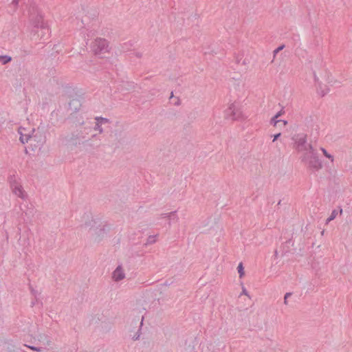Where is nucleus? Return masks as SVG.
<instances>
[{
  "instance_id": "1",
  "label": "nucleus",
  "mask_w": 352,
  "mask_h": 352,
  "mask_svg": "<svg viewBox=\"0 0 352 352\" xmlns=\"http://www.w3.org/2000/svg\"><path fill=\"white\" fill-rule=\"evenodd\" d=\"M88 131H90V129L80 127L72 131L65 138V144L69 147H76L81 144H89V140L86 139L87 135L89 134Z\"/></svg>"
},
{
  "instance_id": "2",
  "label": "nucleus",
  "mask_w": 352,
  "mask_h": 352,
  "mask_svg": "<svg viewBox=\"0 0 352 352\" xmlns=\"http://www.w3.org/2000/svg\"><path fill=\"white\" fill-rule=\"evenodd\" d=\"M86 227H90V230L92 231L91 234L95 236V240L100 241L109 231V228L106 224L100 220H94L86 222L85 223Z\"/></svg>"
},
{
  "instance_id": "3",
  "label": "nucleus",
  "mask_w": 352,
  "mask_h": 352,
  "mask_svg": "<svg viewBox=\"0 0 352 352\" xmlns=\"http://www.w3.org/2000/svg\"><path fill=\"white\" fill-rule=\"evenodd\" d=\"M309 151L305 153L302 161L308 164L309 167L318 170L322 168V163L311 144H309Z\"/></svg>"
},
{
  "instance_id": "4",
  "label": "nucleus",
  "mask_w": 352,
  "mask_h": 352,
  "mask_svg": "<svg viewBox=\"0 0 352 352\" xmlns=\"http://www.w3.org/2000/svg\"><path fill=\"white\" fill-rule=\"evenodd\" d=\"M91 48L94 54L99 56L100 58H104V55L109 52V43L104 38H97L91 43Z\"/></svg>"
},
{
  "instance_id": "5",
  "label": "nucleus",
  "mask_w": 352,
  "mask_h": 352,
  "mask_svg": "<svg viewBox=\"0 0 352 352\" xmlns=\"http://www.w3.org/2000/svg\"><path fill=\"white\" fill-rule=\"evenodd\" d=\"M49 34V28L42 21L40 23L39 19H38V22L34 25L31 32L32 39L36 41L37 39L45 40V36H48Z\"/></svg>"
},
{
  "instance_id": "6",
  "label": "nucleus",
  "mask_w": 352,
  "mask_h": 352,
  "mask_svg": "<svg viewBox=\"0 0 352 352\" xmlns=\"http://www.w3.org/2000/svg\"><path fill=\"white\" fill-rule=\"evenodd\" d=\"M292 140L294 141L296 148L298 151H305V153L309 151V144L307 143V135L297 134L292 138Z\"/></svg>"
},
{
  "instance_id": "7",
  "label": "nucleus",
  "mask_w": 352,
  "mask_h": 352,
  "mask_svg": "<svg viewBox=\"0 0 352 352\" xmlns=\"http://www.w3.org/2000/svg\"><path fill=\"white\" fill-rule=\"evenodd\" d=\"M30 146L32 147V150L36 148H41L46 142L45 135L41 132H37L33 135H30Z\"/></svg>"
},
{
  "instance_id": "8",
  "label": "nucleus",
  "mask_w": 352,
  "mask_h": 352,
  "mask_svg": "<svg viewBox=\"0 0 352 352\" xmlns=\"http://www.w3.org/2000/svg\"><path fill=\"white\" fill-rule=\"evenodd\" d=\"M226 118H230L232 120H239L243 119V114L240 109L236 108L234 104H232L226 110Z\"/></svg>"
},
{
  "instance_id": "9",
  "label": "nucleus",
  "mask_w": 352,
  "mask_h": 352,
  "mask_svg": "<svg viewBox=\"0 0 352 352\" xmlns=\"http://www.w3.org/2000/svg\"><path fill=\"white\" fill-rule=\"evenodd\" d=\"M81 107L80 100L76 98L70 100L68 104V111H70V116L76 113Z\"/></svg>"
},
{
  "instance_id": "10",
  "label": "nucleus",
  "mask_w": 352,
  "mask_h": 352,
  "mask_svg": "<svg viewBox=\"0 0 352 352\" xmlns=\"http://www.w3.org/2000/svg\"><path fill=\"white\" fill-rule=\"evenodd\" d=\"M125 277V274L121 265H118L113 272V278L115 281H120Z\"/></svg>"
},
{
  "instance_id": "11",
  "label": "nucleus",
  "mask_w": 352,
  "mask_h": 352,
  "mask_svg": "<svg viewBox=\"0 0 352 352\" xmlns=\"http://www.w3.org/2000/svg\"><path fill=\"white\" fill-rule=\"evenodd\" d=\"M10 186L12 189V192L18 197L23 199L24 194L22 186L18 184L15 181L14 182H10Z\"/></svg>"
},
{
  "instance_id": "12",
  "label": "nucleus",
  "mask_w": 352,
  "mask_h": 352,
  "mask_svg": "<svg viewBox=\"0 0 352 352\" xmlns=\"http://www.w3.org/2000/svg\"><path fill=\"white\" fill-rule=\"evenodd\" d=\"M23 131H25L24 128L19 127L18 132L20 134L19 140L22 144H25L30 140V134H24Z\"/></svg>"
},
{
  "instance_id": "13",
  "label": "nucleus",
  "mask_w": 352,
  "mask_h": 352,
  "mask_svg": "<svg viewBox=\"0 0 352 352\" xmlns=\"http://www.w3.org/2000/svg\"><path fill=\"white\" fill-rule=\"evenodd\" d=\"M143 319H144V317L142 318L141 321L139 322V329H138V331L133 336L131 335V336H132V339L133 340H138L141 335V329H142V326L143 324Z\"/></svg>"
},
{
  "instance_id": "14",
  "label": "nucleus",
  "mask_w": 352,
  "mask_h": 352,
  "mask_svg": "<svg viewBox=\"0 0 352 352\" xmlns=\"http://www.w3.org/2000/svg\"><path fill=\"white\" fill-rule=\"evenodd\" d=\"M12 60V57L10 56H0V61L3 65H6Z\"/></svg>"
},
{
  "instance_id": "15",
  "label": "nucleus",
  "mask_w": 352,
  "mask_h": 352,
  "mask_svg": "<svg viewBox=\"0 0 352 352\" xmlns=\"http://www.w3.org/2000/svg\"><path fill=\"white\" fill-rule=\"evenodd\" d=\"M96 120L102 125L110 123V120L109 119L102 117H96Z\"/></svg>"
},
{
  "instance_id": "16",
  "label": "nucleus",
  "mask_w": 352,
  "mask_h": 352,
  "mask_svg": "<svg viewBox=\"0 0 352 352\" xmlns=\"http://www.w3.org/2000/svg\"><path fill=\"white\" fill-rule=\"evenodd\" d=\"M237 271H238V273L239 274V277L240 278H242L244 274H245V272H244V267H243V263H240L237 267Z\"/></svg>"
},
{
  "instance_id": "17",
  "label": "nucleus",
  "mask_w": 352,
  "mask_h": 352,
  "mask_svg": "<svg viewBox=\"0 0 352 352\" xmlns=\"http://www.w3.org/2000/svg\"><path fill=\"white\" fill-rule=\"evenodd\" d=\"M338 210H333L332 212H331V215L327 218V223H328L329 222L331 221L332 220H333L336 216L338 215Z\"/></svg>"
},
{
  "instance_id": "18",
  "label": "nucleus",
  "mask_w": 352,
  "mask_h": 352,
  "mask_svg": "<svg viewBox=\"0 0 352 352\" xmlns=\"http://www.w3.org/2000/svg\"><path fill=\"white\" fill-rule=\"evenodd\" d=\"M155 237L156 236L154 235L149 236L146 240V245H151L154 243L155 242Z\"/></svg>"
},
{
  "instance_id": "19",
  "label": "nucleus",
  "mask_w": 352,
  "mask_h": 352,
  "mask_svg": "<svg viewBox=\"0 0 352 352\" xmlns=\"http://www.w3.org/2000/svg\"><path fill=\"white\" fill-rule=\"evenodd\" d=\"M94 130L98 131L99 133H102L104 131V130H103V129L102 127V124H99V122L98 121L96 122V124H95V126H94Z\"/></svg>"
},
{
  "instance_id": "20",
  "label": "nucleus",
  "mask_w": 352,
  "mask_h": 352,
  "mask_svg": "<svg viewBox=\"0 0 352 352\" xmlns=\"http://www.w3.org/2000/svg\"><path fill=\"white\" fill-rule=\"evenodd\" d=\"M321 151H322V153H323L324 155L326 157H327V158L330 159V160H331V162H333V155H331V154H329V153L327 151V150H326V149H324V148H321Z\"/></svg>"
},
{
  "instance_id": "21",
  "label": "nucleus",
  "mask_w": 352,
  "mask_h": 352,
  "mask_svg": "<svg viewBox=\"0 0 352 352\" xmlns=\"http://www.w3.org/2000/svg\"><path fill=\"white\" fill-rule=\"evenodd\" d=\"M285 47V45H281L279 47H278L276 50H274V57L276 56V54H278L280 51L283 50Z\"/></svg>"
},
{
  "instance_id": "22",
  "label": "nucleus",
  "mask_w": 352,
  "mask_h": 352,
  "mask_svg": "<svg viewBox=\"0 0 352 352\" xmlns=\"http://www.w3.org/2000/svg\"><path fill=\"white\" fill-rule=\"evenodd\" d=\"M281 120H277V118L274 116V117L272 118V119L270 120V124H273L274 126H276L279 122H280Z\"/></svg>"
},
{
  "instance_id": "23",
  "label": "nucleus",
  "mask_w": 352,
  "mask_h": 352,
  "mask_svg": "<svg viewBox=\"0 0 352 352\" xmlns=\"http://www.w3.org/2000/svg\"><path fill=\"white\" fill-rule=\"evenodd\" d=\"M292 295V292H287L285 294L284 296V304L287 305H288V298Z\"/></svg>"
},
{
  "instance_id": "24",
  "label": "nucleus",
  "mask_w": 352,
  "mask_h": 352,
  "mask_svg": "<svg viewBox=\"0 0 352 352\" xmlns=\"http://www.w3.org/2000/svg\"><path fill=\"white\" fill-rule=\"evenodd\" d=\"M26 347L30 349L32 351H41V347H36V346H29V345H25Z\"/></svg>"
},
{
  "instance_id": "25",
  "label": "nucleus",
  "mask_w": 352,
  "mask_h": 352,
  "mask_svg": "<svg viewBox=\"0 0 352 352\" xmlns=\"http://www.w3.org/2000/svg\"><path fill=\"white\" fill-rule=\"evenodd\" d=\"M284 113H285L284 107H282L281 110H280V111H278V112L275 115V116L278 118H279L280 116H281Z\"/></svg>"
},
{
  "instance_id": "26",
  "label": "nucleus",
  "mask_w": 352,
  "mask_h": 352,
  "mask_svg": "<svg viewBox=\"0 0 352 352\" xmlns=\"http://www.w3.org/2000/svg\"><path fill=\"white\" fill-rule=\"evenodd\" d=\"M280 135H281L280 133H278L274 135H273V138H273V142L277 140L280 138Z\"/></svg>"
},
{
  "instance_id": "27",
  "label": "nucleus",
  "mask_w": 352,
  "mask_h": 352,
  "mask_svg": "<svg viewBox=\"0 0 352 352\" xmlns=\"http://www.w3.org/2000/svg\"><path fill=\"white\" fill-rule=\"evenodd\" d=\"M175 212H175V211H174V212H171L168 213V217L169 219H171V218H173V217H175Z\"/></svg>"
},
{
  "instance_id": "28",
  "label": "nucleus",
  "mask_w": 352,
  "mask_h": 352,
  "mask_svg": "<svg viewBox=\"0 0 352 352\" xmlns=\"http://www.w3.org/2000/svg\"><path fill=\"white\" fill-rule=\"evenodd\" d=\"M242 294H244V295H246L248 296V292L247 290L245 289V288L244 287H243V291H242Z\"/></svg>"
},
{
  "instance_id": "29",
  "label": "nucleus",
  "mask_w": 352,
  "mask_h": 352,
  "mask_svg": "<svg viewBox=\"0 0 352 352\" xmlns=\"http://www.w3.org/2000/svg\"><path fill=\"white\" fill-rule=\"evenodd\" d=\"M31 292L33 295L36 296V292L30 286Z\"/></svg>"
},
{
  "instance_id": "30",
  "label": "nucleus",
  "mask_w": 352,
  "mask_h": 352,
  "mask_svg": "<svg viewBox=\"0 0 352 352\" xmlns=\"http://www.w3.org/2000/svg\"><path fill=\"white\" fill-rule=\"evenodd\" d=\"M19 0H13L12 3L14 6H17Z\"/></svg>"
},
{
  "instance_id": "31",
  "label": "nucleus",
  "mask_w": 352,
  "mask_h": 352,
  "mask_svg": "<svg viewBox=\"0 0 352 352\" xmlns=\"http://www.w3.org/2000/svg\"><path fill=\"white\" fill-rule=\"evenodd\" d=\"M161 216L163 218L168 217V213H163L161 214Z\"/></svg>"
},
{
  "instance_id": "32",
  "label": "nucleus",
  "mask_w": 352,
  "mask_h": 352,
  "mask_svg": "<svg viewBox=\"0 0 352 352\" xmlns=\"http://www.w3.org/2000/svg\"><path fill=\"white\" fill-rule=\"evenodd\" d=\"M135 56H136L137 57H138V58H140V57L142 56V54H141V53H140V52H137V53H135Z\"/></svg>"
},
{
  "instance_id": "33",
  "label": "nucleus",
  "mask_w": 352,
  "mask_h": 352,
  "mask_svg": "<svg viewBox=\"0 0 352 352\" xmlns=\"http://www.w3.org/2000/svg\"><path fill=\"white\" fill-rule=\"evenodd\" d=\"M280 122H283L284 126H286L288 123L287 121H286V120H281Z\"/></svg>"
},
{
  "instance_id": "34",
  "label": "nucleus",
  "mask_w": 352,
  "mask_h": 352,
  "mask_svg": "<svg viewBox=\"0 0 352 352\" xmlns=\"http://www.w3.org/2000/svg\"><path fill=\"white\" fill-rule=\"evenodd\" d=\"M138 322H139V318H138V319H137V320H135V324H137Z\"/></svg>"
},
{
  "instance_id": "35",
  "label": "nucleus",
  "mask_w": 352,
  "mask_h": 352,
  "mask_svg": "<svg viewBox=\"0 0 352 352\" xmlns=\"http://www.w3.org/2000/svg\"><path fill=\"white\" fill-rule=\"evenodd\" d=\"M236 63H240V59H239L238 57L236 58Z\"/></svg>"
},
{
  "instance_id": "36",
  "label": "nucleus",
  "mask_w": 352,
  "mask_h": 352,
  "mask_svg": "<svg viewBox=\"0 0 352 352\" xmlns=\"http://www.w3.org/2000/svg\"><path fill=\"white\" fill-rule=\"evenodd\" d=\"M245 64H246V62H245V60H244L243 61V65H245Z\"/></svg>"
},
{
  "instance_id": "37",
  "label": "nucleus",
  "mask_w": 352,
  "mask_h": 352,
  "mask_svg": "<svg viewBox=\"0 0 352 352\" xmlns=\"http://www.w3.org/2000/svg\"><path fill=\"white\" fill-rule=\"evenodd\" d=\"M340 213H342V208H340Z\"/></svg>"
},
{
  "instance_id": "38",
  "label": "nucleus",
  "mask_w": 352,
  "mask_h": 352,
  "mask_svg": "<svg viewBox=\"0 0 352 352\" xmlns=\"http://www.w3.org/2000/svg\"><path fill=\"white\" fill-rule=\"evenodd\" d=\"M280 200L278 201V205H280Z\"/></svg>"
}]
</instances>
